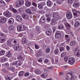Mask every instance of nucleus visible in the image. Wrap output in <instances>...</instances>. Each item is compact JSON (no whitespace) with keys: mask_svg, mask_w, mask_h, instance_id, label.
<instances>
[{"mask_svg":"<svg viewBox=\"0 0 80 80\" xmlns=\"http://www.w3.org/2000/svg\"><path fill=\"white\" fill-rule=\"evenodd\" d=\"M7 44L8 46L10 47V45L12 46H14L16 44V43H17V41L15 40L12 39L10 41H8L7 42Z\"/></svg>","mask_w":80,"mask_h":80,"instance_id":"1","label":"nucleus"},{"mask_svg":"<svg viewBox=\"0 0 80 80\" xmlns=\"http://www.w3.org/2000/svg\"><path fill=\"white\" fill-rule=\"evenodd\" d=\"M26 28H26V26L23 25H19L17 28L19 32L25 30Z\"/></svg>","mask_w":80,"mask_h":80,"instance_id":"2","label":"nucleus"},{"mask_svg":"<svg viewBox=\"0 0 80 80\" xmlns=\"http://www.w3.org/2000/svg\"><path fill=\"white\" fill-rule=\"evenodd\" d=\"M24 4V1L23 0H20L18 2L16 3V6L17 7H22Z\"/></svg>","mask_w":80,"mask_h":80,"instance_id":"3","label":"nucleus"},{"mask_svg":"<svg viewBox=\"0 0 80 80\" xmlns=\"http://www.w3.org/2000/svg\"><path fill=\"white\" fill-rule=\"evenodd\" d=\"M74 18H77L80 14V11L77 12L76 10H72Z\"/></svg>","mask_w":80,"mask_h":80,"instance_id":"4","label":"nucleus"},{"mask_svg":"<svg viewBox=\"0 0 80 80\" xmlns=\"http://www.w3.org/2000/svg\"><path fill=\"white\" fill-rule=\"evenodd\" d=\"M3 15L6 17H10L12 16V14L10 13L8 11L5 12L3 13Z\"/></svg>","mask_w":80,"mask_h":80,"instance_id":"5","label":"nucleus"},{"mask_svg":"<svg viewBox=\"0 0 80 80\" xmlns=\"http://www.w3.org/2000/svg\"><path fill=\"white\" fill-rule=\"evenodd\" d=\"M66 77H67L68 79H73V77L72 73L70 72L67 73V74L66 75Z\"/></svg>","mask_w":80,"mask_h":80,"instance_id":"6","label":"nucleus"},{"mask_svg":"<svg viewBox=\"0 0 80 80\" xmlns=\"http://www.w3.org/2000/svg\"><path fill=\"white\" fill-rule=\"evenodd\" d=\"M66 16L68 19H71L72 18V15L70 12H67Z\"/></svg>","mask_w":80,"mask_h":80,"instance_id":"7","label":"nucleus"},{"mask_svg":"<svg viewBox=\"0 0 80 80\" xmlns=\"http://www.w3.org/2000/svg\"><path fill=\"white\" fill-rule=\"evenodd\" d=\"M69 63L71 65H72L73 63H75V59L73 58H70L68 59Z\"/></svg>","mask_w":80,"mask_h":80,"instance_id":"8","label":"nucleus"},{"mask_svg":"<svg viewBox=\"0 0 80 80\" xmlns=\"http://www.w3.org/2000/svg\"><path fill=\"white\" fill-rule=\"evenodd\" d=\"M42 54V49H40L38 51L37 53L35 55L36 57L37 58L38 57H40Z\"/></svg>","mask_w":80,"mask_h":80,"instance_id":"9","label":"nucleus"},{"mask_svg":"<svg viewBox=\"0 0 80 80\" xmlns=\"http://www.w3.org/2000/svg\"><path fill=\"white\" fill-rule=\"evenodd\" d=\"M73 7L75 8H77V7H79L80 6V4H79V2H75L73 4Z\"/></svg>","mask_w":80,"mask_h":80,"instance_id":"10","label":"nucleus"},{"mask_svg":"<svg viewBox=\"0 0 80 80\" xmlns=\"http://www.w3.org/2000/svg\"><path fill=\"white\" fill-rule=\"evenodd\" d=\"M7 20V19L6 18H2L0 20V22L1 23H4L6 22Z\"/></svg>","mask_w":80,"mask_h":80,"instance_id":"11","label":"nucleus"},{"mask_svg":"<svg viewBox=\"0 0 80 80\" xmlns=\"http://www.w3.org/2000/svg\"><path fill=\"white\" fill-rule=\"evenodd\" d=\"M61 37V33L59 31L57 32L55 34V37L56 38H60Z\"/></svg>","mask_w":80,"mask_h":80,"instance_id":"12","label":"nucleus"},{"mask_svg":"<svg viewBox=\"0 0 80 80\" xmlns=\"http://www.w3.org/2000/svg\"><path fill=\"white\" fill-rule=\"evenodd\" d=\"M13 77V76L11 75H8L6 76L5 78L7 80H12Z\"/></svg>","mask_w":80,"mask_h":80,"instance_id":"13","label":"nucleus"},{"mask_svg":"<svg viewBox=\"0 0 80 80\" xmlns=\"http://www.w3.org/2000/svg\"><path fill=\"white\" fill-rule=\"evenodd\" d=\"M40 22L41 23H43L45 22V17L42 16L40 20Z\"/></svg>","mask_w":80,"mask_h":80,"instance_id":"14","label":"nucleus"},{"mask_svg":"<svg viewBox=\"0 0 80 80\" xmlns=\"http://www.w3.org/2000/svg\"><path fill=\"white\" fill-rule=\"evenodd\" d=\"M22 17L25 20H27L28 18V15L27 13L23 14L22 15Z\"/></svg>","mask_w":80,"mask_h":80,"instance_id":"15","label":"nucleus"},{"mask_svg":"<svg viewBox=\"0 0 80 80\" xmlns=\"http://www.w3.org/2000/svg\"><path fill=\"white\" fill-rule=\"evenodd\" d=\"M16 19L18 22H22V18L20 16H17L16 17Z\"/></svg>","mask_w":80,"mask_h":80,"instance_id":"16","label":"nucleus"},{"mask_svg":"<svg viewBox=\"0 0 80 80\" xmlns=\"http://www.w3.org/2000/svg\"><path fill=\"white\" fill-rule=\"evenodd\" d=\"M52 34V31L50 29H48L46 31V34L48 36H50Z\"/></svg>","mask_w":80,"mask_h":80,"instance_id":"17","label":"nucleus"},{"mask_svg":"<svg viewBox=\"0 0 80 80\" xmlns=\"http://www.w3.org/2000/svg\"><path fill=\"white\" fill-rule=\"evenodd\" d=\"M58 28L59 30H63L65 29V27L62 24L58 26Z\"/></svg>","mask_w":80,"mask_h":80,"instance_id":"18","label":"nucleus"},{"mask_svg":"<svg viewBox=\"0 0 80 80\" xmlns=\"http://www.w3.org/2000/svg\"><path fill=\"white\" fill-rule=\"evenodd\" d=\"M8 23L10 25L13 24L14 23V19L13 18H10L8 20Z\"/></svg>","mask_w":80,"mask_h":80,"instance_id":"19","label":"nucleus"},{"mask_svg":"<svg viewBox=\"0 0 80 80\" xmlns=\"http://www.w3.org/2000/svg\"><path fill=\"white\" fill-rule=\"evenodd\" d=\"M5 5H6V4L4 1L2 0L0 1V7H2L5 6Z\"/></svg>","mask_w":80,"mask_h":80,"instance_id":"20","label":"nucleus"},{"mask_svg":"<svg viewBox=\"0 0 80 80\" xmlns=\"http://www.w3.org/2000/svg\"><path fill=\"white\" fill-rule=\"evenodd\" d=\"M58 19H52L51 21V23H52V24H53V23H56V24H57V22H57V21H58Z\"/></svg>","mask_w":80,"mask_h":80,"instance_id":"21","label":"nucleus"},{"mask_svg":"<svg viewBox=\"0 0 80 80\" xmlns=\"http://www.w3.org/2000/svg\"><path fill=\"white\" fill-rule=\"evenodd\" d=\"M80 51L79 50H76L75 52V55L76 57H78L80 56Z\"/></svg>","mask_w":80,"mask_h":80,"instance_id":"22","label":"nucleus"},{"mask_svg":"<svg viewBox=\"0 0 80 80\" xmlns=\"http://www.w3.org/2000/svg\"><path fill=\"white\" fill-rule=\"evenodd\" d=\"M58 17V13H54L53 16V19H58L57 18Z\"/></svg>","mask_w":80,"mask_h":80,"instance_id":"23","label":"nucleus"},{"mask_svg":"<svg viewBox=\"0 0 80 80\" xmlns=\"http://www.w3.org/2000/svg\"><path fill=\"white\" fill-rule=\"evenodd\" d=\"M26 13L29 14V15H33V13L31 12V10L29 9H28L26 10Z\"/></svg>","mask_w":80,"mask_h":80,"instance_id":"24","label":"nucleus"},{"mask_svg":"<svg viewBox=\"0 0 80 80\" xmlns=\"http://www.w3.org/2000/svg\"><path fill=\"white\" fill-rule=\"evenodd\" d=\"M19 45L16 44L14 47V50L15 51H17L19 50Z\"/></svg>","mask_w":80,"mask_h":80,"instance_id":"25","label":"nucleus"},{"mask_svg":"<svg viewBox=\"0 0 80 80\" xmlns=\"http://www.w3.org/2000/svg\"><path fill=\"white\" fill-rule=\"evenodd\" d=\"M38 7L39 8V9H43V6L42 5V4L41 3H38Z\"/></svg>","mask_w":80,"mask_h":80,"instance_id":"26","label":"nucleus"},{"mask_svg":"<svg viewBox=\"0 0 80 80\" xmlns=\"http://www.w3.org/2000/svg\"><path fill=\"white\" fill-rule=\"evenodd\" d=\"M6 57H8V58H10V57H12V56L11 53H10V51H8L6 55Z\"/></svg>","mask_w":80,"mask_h":80,"instance_id":"27","label":"nucleus"},{"mask_svg":"<svg viewBox=\"0 0 80 80\" xmlns=\"http://www.w3.org/2000/svg\"><path fill=\"white\" fill-rule=\"evenodd\" d=\"M18 60H20V61H23V60H24V59H23V57L21 55H20L18 56Z\"/></svg>","mask_w":80,"mask_h":80,"instance_id":"28","label":"nucleus"},{"mask_svg":"<svg viewBox=\"0 0 80 80\" xmlns=\"http://www.w3.org/2000/svg\"><path fill=\"white\" fill-rule=\"evenodd\" d=\"M65 26L66 28L68 29V30H69L71 28V26H70V25L68 24V23H66L65 24Z\"/></svg>","mask_w":80,"mask_h":80,"instance_id":"29","label":"nucleus"},{"mask_svg":"<svg viewBox=\"0 0 80 80\" xmlns=\"http://www.w3.org/2000/svg\"><path fill=\"white\" fill-rule=\"evenodd\" d=\"M32 5V3L30 2H27L25 3V5L27 7H30Z\"/></svg>","mask_w":80,"mask_h":80,"instance_id":"30","label":"nucleus"},{"mask_svg":"<svg viewBox=\"0 0 80 80\" xmlns=\"http://www.w3.org/2000/svg\"><path fill=\"white\" fill-rule=\"evenodd\" d=\"M5 41V38L3 37H1L0 38V43H3Z\"/></svg>","mask_w":80,"mask_h":80,"instance_id":"31","label":"nucleus"},{"mask_svg":"<svg viewBox=\"0 0 80 80\" xmlns=\"http://www.w3.org/2000/svg\"><path fill=\"white\" fill-rule=\"evenodd\" d=\"M16 64L18 66H21L22 63L20 61H17L16 62Z\"/></svg>","mask_w":80,"mask_h":80,"instance_id":"32","label":"nucleus"},{"mask_svg":"<svg viewBox=\"0 0 80 80\" xmlns=\"http://www.w3.org/2000/svg\"><path fill=\"white\" fill-rule=\"evenodd\" d=\"M22 43H23V44H25L27 42V40L25 38H22Z\"/></svg>","mask_w":80,"mask_h":80,"instance_id":"33","label":"nucleus"},{"mask_svg":"<svg viewBox=\"0 0 80 80\" xmlns=\"http://www.w3.org/2000/svg\"><path fill=\"white\" fill-rule=\"evenodd\" d=\"M24 73H25V72H24V71H20L19 73V76H20V77L23 76Z\"/></svg>","mask_w":80,"mask_h":80,"instance_id":"34","label":"nucleus"},{"mask_svg":"<svg viewBox=\"0 0 80 80\" xmlns=\"http://www.w3.org/2000/svg\"><path fill=\"white\" fill-rule=\"evenodd\" d=\"M35 73H37V74H41V73H42V72L40 71V70L38 69H37L36 70H35L34 71Z\"/></svg>","mask_w":80,"mask_h":80,"instance_id":"35","label":"nucleus"},{"mask_svg":"<svg viewBox=\"0 0 80 80\" xmlns=\"http://www.w3.org/2000/svg\"><path fill=\"white\" fill-rule=\"evenodd\" d=\"M74 26L75 27H78L80 26V22L78 21H77L76 22Z\"/></svg>","mask_w":80,"mask_h":80,"instance_id":"36","label":"nucleus"},{"mask_svg":"<svg viewBox=\"0 0 80 80\" xmlns=\"http://www.w3.org/2000/svg\"><path fill=\"white\" fill-rule=\"evenodd\" d=\"M2 30L3 32H5V33H8V30L7 29L5 28H3Z\"/></svg>","mask_w":80,"mask_h":80,"instance_id":"37","label":"nucleus"},{"mask_svg":"<svg viewBox=\"0 0 80 80\" xmlns=\"http://www.w3.org/2000/svg\"><path fill=\"white\" fill-rule=\"evenodd\" d=\"M41 76L42 77H43V78H46L48 76V74L46 73H44L42 74Z\"/></svg>","mask_w":80,"mask_h":80,"instance_id":"38","label":"nucleus"},{"mask_svg":"<svg viewBox=\"0 0 80 80\" xmlns=\"http://www.w3.org/2000/svg\"><path fill=\"white\" fill-rule=\"evenodd\" d=\"M51 49L50 48L48 47L46 50V53H50V52Z\"/></svg>","mask_w":80,"mask_h":80,"instance_id":"39","label":"nucleus"},{"mask_svg":"<svg viewBox=\"0 0 80 80\" xmlns=\"http://www.w3.org/2000/svg\"><path fill=\"white\" fill-rule=\"evenodd\" d=\"M47 5L48 6H50L52 5V2L50 1V0H48L47 2Z\"/></svg>","mask_w":80,"mask_h":80,"instance_id":"40","label":"nucleus"},{"mask_svg":"<svg viewBox=\"0 0 80 80\" xmlns=\"http://www.w3.org/2000/svg\"><path fill=\"white\" fill-rule=\"evenodd\" d=\"M5 54V51L3 50H2L0 52V55H3Z\"/></svg>","mask_w":80,"mask_h":80,"instance_id":"41","label":"nucleus"},{"mask_svg":"<svg viewBox=\"0 0 80 80\" xmlns=\"http://www.w3.org/2000/svg\"><path fill=\"white\" fill-rule=\"evenodd\" d=\"M71 46H73L75 44V41H72L70 42Z\"/></svg>","mask_w":80,"mask_h":80,"instance_id":"42","label":"nucleus"},{"mask_svg":"<svg viewBox=\"0 0 80 80\" xmlns=\"http://www.w3.org/2000/svg\"><path fill=\"white\" fill-rule=\"evenodd\" d=\"M58 53V49H57L54 51V53L55 55H57Z\"/></svg>","mask_w":80,"mask_h":80,"instance_id":"43","label":"nucleus"},{"mask_svg":"<svg viewBox=\"0 0 80 80\" xmlns=\"http://www.w3.org/2000/svg\"><path fill=\"white\" fill-rule=\"evenodd\" d=\"M9 29L10 30H13V29H14V26H10L9 27Z\"/></svg>","mask_w":80,"mask_h":80,"instance_id":"44","label":"nucleus"},{"mask_svg":"<svg viewBox=\"0 0 80 80\" xmlns=\"http://www.w3.org/2000/svg\"><path fill=\"white\" fill-rule=\"evenodd\" d=\"M12 10V11L13 13H17V10L14 8H13Z\"/></svg>","mask_w":80,"mask_h":80,"instance_id":"45","label":"nucleus"},{"mask_svg":"<svg viewBox=\"0 0 80 80\" xmlns=\"http://www.w3.org/2000/svg\"><path fill=\"white\" fill-rule=\"evenodd\" d=\"M7 60V58H2L1 59V61L2 62H5Z\"/></svg>","mask_w":80,"mask_h":80,"instance_id":"46","label":"nucleus"},{"mask_svg":"<svg viewBox=\"0 0 80 80\" xmlns=\"http://www.w3.org/2000/svg\"><path fill=\"white\" fill-rule=\"evenodd\" d=\"M57 2L58 3L59 5H61L62 3V2H61L60 0H57Z\"/></svg>","mask_w":80,"mask_h":80,"instance_id":"47","label":"nucleus"},{"mask_svg":"<svg viewBox=\"0 0 80 80\" xmlns=\"http://www.w3.org/2000/svg\"><path fill=\"white\" fill-rule=\"evenodd\" d=\"M8 70H10L11 71H13L15 69V67H12L10 68H8Z\"/></svg>","mask_w":80,"mask_h":80,"instance_id":"48","label":"nucleus"},{"mask_svg":"<svg viewBox=\"0 0 80 80\" xmlns=\"http://www.w3.org/2000/svg\"><path fill=\"white\" fill-rule=\"evenodd\" d=\"M35 48H36V49H38L39 48V46L37 44H35L34 45Z\"/></svg>","mask_w":80,"mask_h":80,"instance_id":"49","label":"nucleus"},{"mask_svg":"<svg viewBox=\"0 0 80 80\" xmlns=\"http://www.w3.org/2000/svg\"><path fill=\"white\" fill-rule=\"evenodd\" d=\"M57 28L55 27H54L53 28L52 30L53 31V33H54L55 32V31L57 30Z\"/></svg>","mask_w":80,"mask_h":80,"instance_id":"50","label":"nucleus"},{"mask_svg":"<svg viewBox=\"0 0 80 80\" xmlns=\"http://www.w3.org/2000/svg\"><path fill=\"white\" fill-rule=\"evenodd\" d=\"M64 60L65 62H67L68 61V57L66 56L64 58Z\"/></svg>","mask_w":80,"mask_h":80,"instance_id":"51","label":"nucleus"},{"mask_svg":"<svg viewBox=\"0 0 80 80\" xmlns=\"http://www.w3.org/2000/svg\"><path fill=\"white\" fill-rule=\"evenodd\" d=\"M32 5L34 6V7H37V4H36L35 2H32Z\"/></svg>","mask_w":80,"mask_h":80,"instance_id":"52","label":"nucleus"},{"mask_svg":"<svg viewBox=\"0 0 80 80\" xmlns=\"http://www.w3.org/2000/svg\"><path fill=\"white\" fill-rule=\"evenodd\" d=\"M65 55H66V52H63L61 54V57H63V56H65Z\"/></svg>","mask_w":80,"mask_h":80,"instance_id":"53","label":"nucleus"},{"mask_svg":"<svg viewBox=\"0 0 80 80\" xmlns=\"http://www.w3.org/2000/svg\"><path fill=\"white\" fill-rule=\"evenodd\" d=\"M59 50H60V52H62V51H63V50H64V48L63 47H61L59 48Z\"/></svg>","mask_w":80,"mask_h":80,"instance_id":"54","label":"nucleus"},{"mask_svg":"<svg viewBox=\"0 0 80 80\" xmlns=\"http://www.w3.org/2000/svg\"><path fill=\"white\" fill-rule=\"evenodd\" d=\"M13 8V7L12 6V5H9V9L10 10H12Z\"/></svg>","mask_w":80,"mask_h":80,"instance_id":"55","label":"nucleus"},{"mask_svg":"<svg viewBox=\"0 0 80 80\" xmlns=\"http://www.w3.org/2000/svg\"><path fill=\"white\" fill-rule=\"evenodd\" d=\"M29 75V73L27 72L25 74V77H28Z\"/></svg>","mask_w":80,"mask_h":80,"instance_id":"56","label":"nucleus"},{"mask_svg":"<svg viewBox=\"0 0 80 80\" xmlns=\"http://www.w3.org/2000/svg\"><path fill=\"white\" fill-rule=\"evenodd\" d=\"M46 20L48 21V22H50V18H46Z\"/></svg>","mask_w":80,"mask_h":80,"instance_id":"57","label":"nucleus"},{"mask_svg":"<svg viewBox=\"0 0 80 80\" xmlns=\"http://www.w3.org/2000/svg\"><path fill=\"white\" fill-rule=\"evenodd\" d=\"M49 62V60L48 59H46L44 61V62L45 63H48Z\"/></svg>","mask_w":80,"mask_h":80,"instance_id":"58","label":"nucleus"},{"mask_svg":"<svg viewBox=\"0 0 80 80\" xmlns=\"http://www.w3.org/2000/svg\"><path fill=\"white\" fill-rule=\"evenodd\" d=\"M4 66L5 67H8V66H9V63H6Z\"/></svg>","mask_w":80,"mask_h":80,"instance_id":"59","label":"nucleus"},{"mask_svg":"<svg viewBox=\"0 0 80 80\" xmlns=\"http://www.w3.org/2000/svg\"><path fill=\"white\" fill-rule=\"evenodd\" d=\"M5 36V35L3 34V33L2 32H0V37H4Z\"/></svg>","mask_w":80,"mask_h":80,"instance_id":"60","label":"nucleus"},{"mask_svg":"<svg viewBox=\"0 0 80 80\" xmlns=\"http://www.w3.org/2000/svg\"><path fill=\"white\" fill-rule=\"evenodd\" d=\"M35 29L36 30H39V27L38 26H36L35 27Z\"/></svg>","mask_w":80,"mask_h":80,"instance_id":"61","label":"nucleus"},{"mask_svg":"<svg viewBox=\"0 0 80 80\" xmlns=\"http://www.w3.org/2000/svg\"><path fill=\"white\" fill-rule=\"evenodd\" d=\"M40 3L43 6V5H45V2H41Z\"/></svg>","mask_w":80,"mask_h":80,"instance_id":"62","label":"nucleus"},{"mask_svg":"<svg viewBox=\"0 0 80 80\" xmlns=\"http://www.w3.org/2000/svg\"><path fill=\"white\" fill-rule=\"evenodd\" d=\"M38 61L39 62H42V59L41 58H39L38 60Z\"/></svg>","mask_w":80,"mask_h":80,"instance_id":"63","label":"nucleus"},{"mask_svg":"<svg viewBox=\"0 0 80 80\" xmlns=\"http://www.w3.org/2000/svg\"><path fill=\"white\" fill-rule=\"evenodd\" d=\"M31 9L32 10H33V11H35V7H31Z\"/></svg>","mask_w":80,"mask_h":80,"instance_id":"64","label":"nucleus"}]
</instances>
